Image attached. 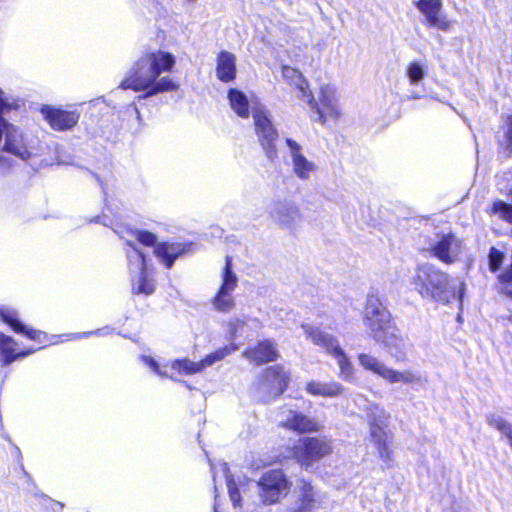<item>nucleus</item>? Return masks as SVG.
I'll return each instance as SVG.
<instances>
[{"label": "nucleus", "mask_w": 512, "mask_h": 512, "mask_svg": "<svg viewBox=\"0 0 512 512\" xmlns=\"http://www.w3.org/2000/svg\"><path fill=\"white\" fill-rule=\"evenodd\" d=\"M176 64L172 53L164 50L147 51L131 66L122 80L120 87L124 90L143 91L139 99H146L160 93L176 91L179 85L162 73L170 72Z\"/></svg>", "instance_id": "nucleus-1"}, {"label": "nucleus", "mask_w": 512, "mask_h": 512, "mask_svg": "<svg viewBox=\"0 0 512 512\" xmlns=\"http://www.w3.org/2000/svg\"><path fill=\"white\" fill-rule=\"evenodd\" d=\"M415 289L423 298L447 304L457 299L460 303L464 295L465 284L456 281L448 274L434 267L424 264L419 266L413 277Z\"/></svg>", "instance_id": "nucleus-2"}, {"label": "nucleus", "mask_w": 512, "mask_h": 512, "mask_svg": "<svg viewBox=\"0 0 512 512\" xmlns=\"http://www.w3.org/2000/svg\"><path fill=\"white\" fill-rule=\"evenodd\" d=\"M17 107V104L10 102L0 89V144L4 151L27 160L37 154L38 139L3 118L4 113Z\"/></svg>", "instance_id": "nucleus-3"}, {"label": "nucleus", "mask_w": 512, "mask_h": 512, "mask_svg": "<svg viewBox=\"0 0 512 512\" xmlns=\"http://www.w3.org/2000/svg\"><path fill=\"white\" fill-rule=\"evenodd\" d=\"M357 362L365 371L377 375L391 385L402 384L416 389L424 387L428 383L427 377L420 371L413 369H393L379 358L369 353L358 354Z\"/></svg>", "instance_id": "nucleus-4"}, {"label": "nucleus", "mask_w": 512, "mask_h": 512, "mask_svg": "<svg viewBox=\"0 0 512 512\" xmlns=\"http://www.w3.org/2000/svg\"><path fill=\"white\" fill-rule=\"evenodd\" d=\"M306 336L318 346H321L331 355L338 364L339 378L346 382H354L355 368L345 351L340 347L337 338L331 334L321 331L319 328L309 325L302 326Z\"/></svg>", "instance_id": "nucleus-5"}, {"label": "nucleus", "mask_w": 512, "mask_h": 512, "mask_svg": "<svg viewBox=\"0 0 512 512\" xmlns=\"http://www.w3.org/2000/svg\"><path fill=\"white\" fill-rule=\"evenodd\" d=\"M354 403L359 409L364 411L370 424L371 437L374 440L377 450L384 459H390V452L386 443V435L383 426L389 418L385 409L377 403L367 400V398L358 394L354 398Z\"/></svg>", "instance_id": "nucleus-6"}, {"label": "nucleus", "mask_w": 512, "mask_h": 512, "mask_svg": "<svg viewBox=\"0 0 512 512\" xmlns=\"http://www.w3.org/2000/svg\"><path fill=\"white\" fill-rule=\"evenodd\" d=\"M126 256L131 276L132 292L146 296L154 293L153 269L148 266L143 252L131 246V250H126Z\"/></svg>", "instance_id": "nucleus-7"}, {"label": "nucleus", "mask_w": 512, "mask_h": 512, "mask_svg": "<svg viewBox=\"0 0 512 512\" xmlns=\"http://www.w3.org/2000/svg\"><path fill=\"white\" fill-rule=\"evenodd\" d=\"M253 120L255 133L267 158L273 161L277 158L276 141L278 132L271 120V114L260 102H253Z\"/></svg>", "instance_id": "nucleus-8"}, {"label": "nucleus", "mask_w": 512, "mask_h": 512, "mask_svg": "<svg viewBox=\"0 0 512 512\" xmlns=\"http://www.w3.org/2000/svg\"><path fill=\"white\" fill-rule=\"evenodd\" d=\"M332 452L333 441L327 436L300 438L292 448L293 458L306 467L330 455Z\"/></svg>", "instance_id": "nucleus-9"}, {"label": "nucleus", "mask_w": 512, "mask_h": 512, "mask_svg": "<svg viewBox=\"0 0 512 512\" xmlns=\"http://www.w3.org/2000/svg\"><path fill=\"white\" fill-rule=\"evenodd\" d=\"M363 323L373 339H380L382 332L393 326L389 311L376 294L367 295Z\"/></svg>", "instance_id": "nucleus-10"}, {"label": "nucleus", "mask_w": 512, "mask_h": 512, "mask_svg": "<svg viewBox=\"0 0 512 512\" xmlns=\"http://www.w3.org/2000/svg\"><path fill=\"white\" fill-rule=\"evenodd\" d=\"M220 277L221 284L212 300V305L216 311L228 313L235 306L233 292L238 286V277L233 270V258L231 256H226Z\"/></svg>", "instance_id": "nucleus-11"}, {"label": "nucleus", "mask_w": 512, "mask_h": 512, "mask_svg": "<svg viewBox=\"0 0 512 512\" xmlns=\"http://www.w3.org/2000/svg\"><path fill=\"white\" fill-rule=\"evenodd\" d=\"M257 485L259 497L265 505L279 502L289 489L288 479L281 469H273L263 473Z\"/></svg>", "instance_id": "nucleus-12"}, {"label": "nucleus", "mask_w": 512, "mask_h": 512, "mask_svg": "<svg viewBox=\"0 0 512 512\" xmlns=\"http://www.w3.org/2000/svg\"><path fill=\"white\" fill-rule=\"evenodd\" d=\"M290 375L282 366L267 368L257 384L258 398L262 401H270L281 395L287 388Z\"/></svg>", "instance_id": "nucleus-13"}, {"label": "nucleus", "mask_w": 512, "mask_h": 512, "mask_svg": "<svg viewBox=\"0 0 512 512\" xmlns=\"http://www.w3.org/2000/svg\"><path fill=\"white\" fill-rule=\"evenodd\" d=\"M464 248L463 241L454 233L437 234L426 250L445 264L456 262Z\"/></svg>", "instance_id": "nucleus-14"}, {"label": "nucleus", "mask_w": 512, "mask_h": 512, "mask_svg": "<svg viewBox=\"0 0 512 512\" xmlns=\"http://www.w3.org/2000/svg\"><path fill=\"white\" fill-rule=\"evenodd\" d=\"M269 215L272 220L282 229L294 231L303 220L298 205L291 200H278L271 204Z\"/></svg>", "instance_id": "nucleus-15"}, {"label": "nucleus", "mask_w": 512, "mask_h": 512, "mask_svg": "<svg viewBox=\"0 0 512 512\" xmlns=\"http://www.w3.org/2000/svg\"><path fill=\"white\" fill-rule=\"evenodd\" d=\"M278 423L281 427L301 434L317 433L323 428L315 417L288 408H281L278 413Z\"/></svg>", "instance_id": "nucleus-16"}, {"label": "nucleus", "mask_w": 512, "mask_h": 512, "mask_svg": "<svg viewBox=\"0 0 512 512\" xmlns=\"http://www.w3.org/2000/svg\"><path fill=\"white\" fill-rule=\"evenodd\" d=\"M297 499L285 512H316L323 502V495L305 479L299 480L295 489Z\"/></svg>", "instance_id": "nucleus-17"}, {"label": "nucleus", "mask_w": 512, "mask_h": 512, "mask_svg": "<svg viewBox=\"0 0 512 512\" xmlns=\"http://www.w3.org/2000/svg\"><path fill=\"white\" fill-rule=\"evenodd\" d=\"M318 114V120L325 123L327 120H336L340 114V106L336 89L330 84L320 86L318 93V102L313 99V103H308Z\"/></svg>", "instance_id": "nucleus-18"}, {"label": "nucleus", "mask_w": 512, "mask_h": 512, "mask_svg": "<svg viewBox=\"0 0 512 512\" xmlns=\"http://www.w3.org/2000/svg\"><path fill=\"white\" fill-rule=\"evenodd\" d=\"M415 5L424 15L428 27L437 28L444 32L451 29L452 22L443 13L442 0H418Z\"/></svg>", "instance_id": "nucleus-19"}, {"label": "nucleus", "mask_w": 512, "mask_h": 512, "mask_svg": "<svg viewBox=\"0 0 512 512\" xmlns=\"http://www.w3.org/2000/svg\"><path fill=\"white\" fill-rule=\"evenodd\" d=\"M143 362L156 374L161 377H170L167 374L166 368L170 367L172 370H175L181 375H193L196 373H200L203 370V364L200 361H192L188 358L173 360L170 363H167L163 366L154 360L150 356H142Z\"/></svg>", "instance_id": "nucleus-20"}, {"label": "nucleus", "mask_w": 512, "mask_h": 512, "mask_svg": "<svg viewBox=\"0 0 512 512\" xmlns=\"http://www.w3.org/2000/svg\"><path fill=\"white\" fill-rule=\"evenodd\" d=\"M41 114L50 127L56 131L71 130L79 121L80 113L77 110H64L62 108L44 105Z\"/></svg>", "instance_id": "nucleus-21"}, {"label": "nucleus", "mask_w": 512, "mask_h": 512, "mask_svg": "<svg viewBox=\"0 0 512 512\" xmlns=\"http://www.w3.org/2000/svg\"><path fill=\"white\" fill-rule=\"evenodd\" d=\"M286 144L289 148L293 173L300 180L311 179L318 170L316 163L303 154L302 147L296 141L287 138Z\"/></svg>", "instance_id": "nucleus-22"}, {"label": "nucleus", "mask_w": 512, "mask_h": 512, "mask_svg": "<svg viewBox=\"0 0 512 512\" xmlns=\"http://www.w3.org/2000/svg\"><path fill=\"white\" fill-rule=\"evenodd\" d=\"M387 350L388 354L396 361H405L410 347L409 342L401 336L399 330L393 325L383 331L380 339H374Z\"/></svg>", "instance_id": "nucleus-23"}, {"label": "nucleus", "mask_w": 512, "mask_h": 512, "mask_svg": "<svg viewBox=\"0 0 512 512\" xmlns=\"http://www.w3.org/2000/svg\"><path fill=\"white\" fill-rule=\"evenodd\" d=\"M0 317L3 322L8 324L16 333L23 334L30 340L38 343H45L48 341V335L45 332L29 329L27 326L23 325L18 318L16 310L8 307H2L0 308Z\"/></svg>", "instance_id": "nucleus-24"}, {"label": "nucleus", "mask_w": 512, "mask_h": 512, "mask_svg": "<svg viewBox=\"0 0 512 512\" xmlns=\"http://www.w3.org/2000/svg\"><path fill=\"white\" fill-rule=\"evenodd\" d=\"M243 356L250 362L257 365L275 361L278 358V351L274 342L264 340L255 347L246 349Z\"/></svg>", "instance_id": "nucleus-25"}, {"label": "nucleus", "mask_w": 512, "mask_h": 512, "mask_svg": "<svg viewBox=\"0 0 512 512\" xmlns=\"http://www.w3.org/2000/svg\"><path fill=\"white\" fill-rule=\"evenodd\" d=\"M16 347L17 342L12 337L0 332V358L2 366H8L14 361L25 358L38 350V348H30L25 351L17 352Z\"/></svg>", "instance_id": "nucleus-26"}, {"label": "nucleus", "mask_w": 512, "mask_h": 512, "mask_svg": "<svg viewBox=\"0 0 512 512\" xmlns=\"http://www.w3.org/2000/svg\"><path fill=\"white\" fill-rule=\"evenodd\" d=\"M305 390L312 396L335 398L342 396L346 389L337 381L321 382L312 380L306 384Z\"/></svg>", "instance_id": "nucleus-27"}, {"label": "nucleus", "mask_w": 512, "mask_h": 512, "mask_svg": "<svg viewBox=\"0 0 512 512\" xmlns=\"http://www.w3.org/2000/svg\"><path fill=\"white\" fill-rule=\"evenodd\" d=\"M186 252V246L179 243L162 242L157 243L154 248V255L170 269L174 261Z\"/></svg>", "instance_id": "nucleus-28"}, {"label": "nucleus", "mask_w": 512, "mask_h": 512, "mask_svg": "<svg viewBox=\"0 0 512 512\" xmlns=\"http://www.w3.org/2000/svg\"><path fill=\"white\" fill-rule=\"evenodd\" d=\"M228 99L231 109L245 119L250 115V108L253 110V102H259L256 97L248 98L241 90L234 88L228 91Z\"/></svg>", "instance_id": "nucleus-29"}, {"label": "nucleus", "mask_w": 512, "mask_h": 512, "mask_svg": "<svg viewBox=\"0 0 512 512\" xmlns=\"http://www.w3.org/2000/svg\"><path fill=\"white\" fill-rule=\"evenodd\" d=\"M217 78L223 82H230L236 77V57L228 51H221L217 57Z\"/></svg>", "instance_id": "nucleus-30"}, {"label": "nucleus", "mask_w": 512, "mask_h": 512, "mask_svg": "<svg viewBox=\"0 0 512 512\" xmlns=\"http://www.w3.org/2000/svg\"><path fill=\"white\" fill-rule=\"evenodd\" d=\"M282 76L298 89V97L307 103H313V95L303 75L290 66L282 67Z\"/></svg>", "instance_id": "nucleus-31"}, {"label": "nucleus", "mask_w": 512, "mask_h": 512, "mask_svg": "<svg viewBox=\"0 0 512 512\" xmlns=\"http://www.w3.org/2000/svg\"><path fill=\"white\" fill-rule=\"evenodd\" d=\"M127 236L120 234V237L126 241L128 246L127 250H131V246L137 248L134 244V241H138L139 243L145 246H153L156 244L157 237L155 234L149 231L143 230H135V231H127Z\"/></svg>", "instance_id": "nucleus-32"}, {"label": "nucleus", "mask_w": 512, "mask_h": 512, "mask_svg": "<svg viewBox=\"0 0 512 512\" xmlns=\"http://www.w3.org/2000/svg\"><path fill=\"white\" fill-rule=\"evenodd\" d=\"M217 469L220 470L224 474V476L226 478L228 492H229V497H230L234 507L240 506L241 505L240 493L238 491V488L236 486V483H235L234 479L228 475V466H227V464L226 463H220L217 466L211 465V470H212V473H213V480L214 481H215V478H216V470Z\"/></svg>", "instance_id": "nucleus-33"}, {"label": "nucleus", "mask_w": 512, "mask_h": 512, "mask_svg": "<svg viewBox=\"0 0 512 512\" xmlns=\"http://www.w3.org/2000/svg\"><path fill=\"white\" fill-rule=\"evenodd\" d=\"M487 423L506 437L512 448V423L505 420L501 415L495 413L487 415Z\"/></svg>", "instance_id": "nucleus-34"}, {"label": "nucleus", "mask_w": 512, "mask_h": 512, "mask_svg": "<svg viewBox=\"0 0 512 512\" xmlns=\"http://www.w3.org/2000/svg\"><path fill=\"white\" fill-rule=\"evenodd\" d=\"M236 350H238V346L234 343H231L230 345L217 349L216 351L206 355L201 360V363L203 364V370L214 365L217 362L222 361L225 357H227Z\"/></svg>", "instance_id": "nucleus-35"}, {"label": "nucleus", "mask_w": 512, "mask_h": 512, "mask_svg": "<svg viewBox=\"0 0 512 512\" xmlns=\"http://www.w3.org/2000/svg\"><path fill=\"white\" fill-rule=\"evenodd\" d=\"M254 325L256 328H260L262 324L255 318L250 317H242V318H234L231 319L227 323L229 339L234 340L237 338L238 333L243 329L246 325Z\"/></svg>", "instance_id": "nucleus-36"}, {"label": "nucleus", "mask_w": 512, "mask_h": 512, "mask_svg": "<svg viewBox=\"0 0 512 512\" xmlns=\"http://www.w3.org/2000/svg\"><path fill=\"white\" fill-rule=\"evenodd\" d=\"M424 68L417 62H412L409 64L407 69V76L412 85L418 84L424 77Z\"/></svg>", "instance_id": "nucleus-37"}, {"label": "nucleus", "mask_w": 512, "mask_h": 512, "mask_svg": "<svg viewBox=\"0 0 512 512\" xmlns=\"http://www.w3.org/2000/svg\"><path fill=\"white\" fill-rule=\"evenodd\" d=\"M488 259L490 271L496 272L497 270H499L503 263L504 254L495 247H492L490 248Z\"/></svg>", "instance_id": "nucleus-38"}, {"label": "nucleus", "mask_w": 512, "mask_h": 512, "mask_svg": "<svg viewBox=\"0 0 512 512\" xmlns=\"http://www.w3.org/2000/svg\"><path fill=\"white\" fill-rule=\"evenodd\" d=\"M507 129L503 139L500 141L501 147L505 150L507 155L512 154V115L508 117L506 123Z\"/></svg>", "instance_id": "nucleus-39"}, {"label": "nucleus", "mask_w": 512, "mask_h": 512, "mask_svg": "<svg viewBox=\"0 0 512 512\" xmlns=\"http://www.w3.org/2000/svg\"><path fill=\"white\" fill-rule=\"evenodd\" d=\"M92 334L102 335L103 333H102V330L99 329V330H96L93 332L71 334L70 336H71V339H80V338L88 337L89 335H92Z\"/></svg>", "instance_id": "nucleus-40"}, {"label": "nucleus", "mask_w": 512, "mask_h": 512, "mask_svg": "<svg viewBox=\"0 0 512 512\" xmlns=\"http://www.w3.org/2000/svg\"><path fill=\"white\" fill-rule=\"evenodd\" d=\"M131 107L133 108V111L135 112L137 118L140 119V112L138 108L134 104H132Z\"/></svg>", "instance_id": "nucleus-41"}, {"label": "nucleus", "mask_w": 512, "mask_h": 512, "mask_svg": "<svg viewBox=\"0 0 512 512\" xmlns=\"http://www.w3.org/2000/svg\"><path fill=\"white\" fill-rule=\"evenodd\" d=\"M213 509H214V512H219V511H218V504H217V501H215L214 506H213Z\"/></svg>", "instance_id": "nucleus-42"}]
</instances>
